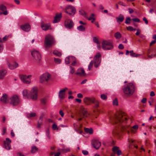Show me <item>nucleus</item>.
I'll return each mask as SVG.
<instances>
[{"instance_id":"1","label":"nucleus","mask_w":156,"mask_h":156,"mask_svg":"<svg viewBox=\"0 0 156 156\" xmlns=\"http://www.w3.org/2000/svg\"><path fill=\"white\" fill-rule=\"evenodd\" d=\"M126 120V119L125 117H123L122 115L120 114L119 116H115L114 122L117 125V126H119V127L120 129L123 131L126 130L128 132L126 129L127 127L125 126Z\"/></svg>"},{"instance_id":"2","label":"nucleus","mask_w":156,"mask_h":156,"mask_svg":"<svg viewBox=\"0 0 156 156\" xmlns=\"http://www.w3.org/2000/svg\"><path fill=\"white\" fill-rule=\"evenodd\" d=\"M55 42L54 38L50 34L46 35L45 37L44 46L45 48H48L54 45Z\"/></svg>"},{"instance_id":"3","label":"nucleus","mask_w":156,"mask_h":156,"mask_svg":"<svg viewBox=\"0 0 156 156\" xmlns=\"http://www.w3.org/2000/svg\"><path fill=\"white\" fill-rule=\"evenodd\" d=\"M124 94L127 95H131L134 91V85L132 83H129L127 85H125L123 89Z\"/></svg>"},{"instance_id":"4","label":"nucleus","mask_w":156,"mask_h":156,"mask_svg":"<svg viewBox=\"0 0 156 156\" xmlns=\"http://www.w3.org/2000/svg\"><path fill=\"white\" fill-rule=\"evenodd\" d=\"M9 102L11 105L13 106L18 105L20 102V100L19 96L16 95H13L9 98Z\"/></svg>"},{"instance_id":"5","label":"nucleus","mask_w":156,"mask_h":156,"mask_svg":"<svg viewBox=\"0 0 156 156\" xmlns=\"http://www.w3.org/2000/svg\"><path fill=\"white\" fill-rule=\"evenodd\" d=\"M31 55L33 58V60L36 64L40 63L41 56L39 52L36 50H33L31 52Z\"/></svg>"},{"instance_id":"6","label":"nucleus","mask_w":156,"mask_h":156,"mask_svg":"<svg viewBox=\"0 0 156 156\" xmlns=\"http://www.w3.org/2000/svg\"><path fill=\"white\" fill-rule=\"evenodd\" d=\"M102 47L104 50H110L113 48V46L109 41L104 40L102 43Z\"/></svg>"},{"instance_id":"7","label":"nucleus","mask_w":156,"mask_h":156,"mask_svg":"<svg viewBox=\"0 0 156 156\" xmlns=\"http://www.w3.org/2000/svg\"><path fill=\"white\" fill-rule=\"evenodd\" d=\"M83 101L84 103L87 105H90L91 103H97L95 104L94 107L97 108L99 106L98 101L93 97L90 98L86 97L84 99Z\"/></svg>"},{"instance_id":"8","label":"nucleus","mask_w":156,"mask_h":156,"mask_svg":"<svg viewBox=\"0 0 156 156\" xmlns=\"http://www.w3.org/2000/svg\"><path fill=\"white\" fill-rule=\"evenodd\" d=\"M31 77V75H29L27 76L25 75H21L20 77L22 81L24 83L29 84L31 82L30 78Z\"/></svg>"},{"instance_id":"9","label":"nucleus","mask_w":156,"mask_h":156,"mask_svg":"<svg viewBox=\"0 0 156 156\" xmlns=\"http://www.w3.org/2000/svg\"><path fill=\"white\" fill-rule=\"evenodd\" d=\"M65 12L68 14L70 16H72L75 14L76 10L74 7L69 5L66 7Z\"/></svg>"},{"instance_id":"10","label":"nucleus","mask_w":156,"mask_h":156,"mask_svg":"<svg viewBox=\"0 0 156 156\" xmlns=\"http://www.w3.org/2000/svg\"><path fill=\"white\" fill-rule=\"evenodd\" d=\"M51 77V76L49 73H44L40 77V82L42 83L45 82H47Z\"/></svg>"},{"instance_id":"11","label":"nucleus","mask_w":156,"mask_h":156,"mask_svg":"<svg viewBox=\"0 0 156 156\" xmlns=\"http://www.w3.org/2000/svg\"><path fill=\"white\" fill-rule=\"evenodd\" d=\"M101 56L100 54L99 53H97L94 58V66L95 68H97L101 62V60L99 58Z\"/></svg>"},{"instance_id":"12","label":"nucleus","mask_w":156,"mask_h":156,"mask_svg":"<svg viewBox=\"0 0 156 156\" xmlns=\"http://www.w3.org/2000/svg\"><path fill=\"white\" fill-rule=\"evenodd\" d=\"M37 88L36 87L33 88L31 90L30 96L34 100L37 99Z\"/></svg>"},{"instance_id":"13","label":"nucleus","mask_w":156,"mask_h":156,"mask_svg":"<svg viewBox=\"0 0 156 156\" xmlns=\"http://www.w3.org/2000/svg\"><path fill=\"white\" fill-rule=\"evenodd\" d=\"M89 115V113L87 110L85 108H82L80 112V117L85 118L88 117Z\"/></svg>"},{"instance_id":"14","label":"nucleus","mask_w":156,"mask_h":156,"mask_svg":"<svg viewBox=\"0 0 156 156\" xmlns=\"http://www.w3.org/2000/svg\"><path fill=\"white\" fill-rule=\"evenodd\" d=\"M11 140L8 138H6V140L4 141V147L7 150H9L10 149L11 145L10 144L11 143Z\"/></svg>"},{"instance_id":"15","label":"nucleus","mask_w":156,"mask_h":156,"mask_svg":"<svg viewBox=\"0 0 156 156\" xmlns=\"http://www.w3.org/2000/svg\"><path fill=\"white\" fill-rule=\"evenodd\" d=\"M41 27L42 29L45 31H46L48 29H51V24L50 23H44L43 21H42L41 23Z\"/></svg>"},{"instance_id":"16","label":"nucleus","mask_w":156,"mask_h":156,"mask_svg":"<svg viewBox=\"0 0 156 156\" xmlns=\"http://www.w3.org/2000/svg\"><path fill=\"white\" fill-rule=\"evenodd\" d=\"M73 25L74 23L73 21L70 19H67L65 21V26L68 28L71 29L73 27Z\"/></svg>"},{"instance_id":"17","label":"nucleus","mask_w":156,"mask_h":156,"mask_svg":"<svg viewBox=\"0 0 156 156\" xmlns=\"http://www.w3.org/2000/svg\"><path fill=\"white\" fill-rule=\"evenodd\" d=\"M7 65L9 68L11 70L15 69L19 66L18 64L16 62H15L13 64H11L8 61L7 62Z\"/></svg>"},{"instance_id":"18","label":"nucleus","mask_w":156,"mask_h":156,"mask_svg":"<svg viewBox=\"0 0 156 156\" xmlns=\"http://www.w3.org/2000/svg\"><path fill=\"white\" fill-rule=\"evenodd\" d=\"M92 145L93 147L97 149L99 148L101 145V143L98 140H94L92 142Z\"/></svg>"},{"instance_id":"19","label":"nucleus","mask_w":156,"mask_h":156,"mask_svg":"<svg viewBox=\"0 0 156 156\" xmlns=\"http://www.w3.org/2000/svg\"><path fill=\"white\" fill-rule=\"evenodd\" d=\"M112 151L115 154H116L118 156H120L122 154L121 151L119 149V147L117 146H114L112 149Z\"/></svg>"},{"instance_id":"20","label":"nucleus","mask_w":156,"mask_h":156,"mask_svg":"<svg viewBox=\"0 0 156 156\" xmlns=\"http://www.w3.org/2000/svg\"><path fill=\"white\" fill-rule=\"evenodd\" d=\"M0 101L5 104L7 103L8 102H9L7 95L5 93L3 94L2 97L1 98Z\"/></svg>"},{"instance_id":"21","label":"nucleus","mask_w":156,"mask_h":156,"mask_svg":"<svg viewBox=\"0 0 156 156\" xmlns=\"http://www.w3.org/2000/svg\"><path fill=\"white\" fill-rule=\"evenodd\" d=\"M62 17V13H57L54 17V20L53 21V23H55L59 22Z\"/></svg>"},{"instance_id":"22","label":"nucleus","mask_w":156,"mask_h":156,"mask_svg":"<svg viewBox=\"0 0 156 156\" xmlns=\"http://www.w3.org/2000/svg\"><path fill=\"white\" fill-rule=\"evenodd\" d=\"M20 27L22 30L25 31H28L30 29V25L27 24L22 25Z\"/></svg>"},{"instance_id":"23","label":"nucleus","mask_w":156,"mask_h":156,"mask_svg":"<svg viewBox=\"0 0 156 156\" xmlns=\"http://www.w3.org/2000/svg\"><path fill=\"white\" fill-rule=\"evenodd\" d=\"M76 74L81 76H85L86 75L84 70L82 68L78 69Z\"/></svg>"},{"instance_id":"24","label":"nucleus","mask_w":156,"mask_h":156,"mask_svg":"<svg viewBox=\"0 0 156 156\" xmlns=\"http://www.w3.org/2000/svg\"><path fill=\"white\" fill-rule=\"evenodd\" d=\"M7 73L6 70L4 69L0 70V79H4Z\"/></svg>"},{"instance_id":"25","label":"nucleus","mask_w":156,"mask_h":156,"mask_svg":"<svg viewBox=\"0 0 156 156\" xmlns=\"http://www.w3.org/2000/svg\"><path fill=\"white\" fill-rule=\"evenodd\" d=\"M67 90L68 88L67 87H65L59 91L58 95L60 98L63 99L64 98L65 92Z\"/></svg>"},{"instance_id":"26","label":"nucleus","mask_w":156,"mask_h":156,"mask_svg":"<svg viewBox=\"0 0 156 156\" xmlns=\"http://www.w3.org/2000/svg\"><path fill=\"white\" fill-rule=\"evenodd\" d=\"M75 57L73 56H69L66 58L65 62L66 64H69L73 60H74Z\"/></svg>"},{"instance_id":"27","label":"nucleus","mask_w":156,"mask_h":156,"mask_svg":"<svg viewBox=\"0 0 156 156\" xmlns=\"http://www.w3.org/2000/svg\"><path fill=\"white\" fill-rule=\"evenodd\" d=\"M116 19L117 22L120 24V23L123 21L124 20V17L123 15L122 14H120L118 17H116Z\"/></svg>"},{"instance_id":"28","label":"nucleus","mask_w":156,"mask_h":156,"mask_svg":"<svg viewBox=\"0 0 156 156\" xmlns=\"http://www.w3.org/2000/svg\"><path fill=\"white\" fill-rule=\"evenodd\" d=\"M151 52V55H148V56L149 58H152L154 57L156 55V49H152L150 50L149 53Z\"/></svg>"},{"instance_id":"29","label":"nucleus","mask_w":156,"mask_h":156,"mask_svg":"<svg viewBox=\"0 0 156 156\" xmlns=\"http://www.w3.org/2000/svg\"><path fill=\"white\" fill-rule=\"evenodd\" d=\"M6 7L3 5H2L0 6V10L3 11V14L5 15H6L7 14V12L6 11Z\"/></svg>"},{"instance_id":"30","label":"nucleus","mask_w":156,"mask_h":156,"mask_svg":"<svg viewBox=\"0 0 156 156\" xmlns=\"http://www.w3.org/2000/svg\"><path fill=\"white\" fill-rule=\"evenodd\" d=\"M80 14L85 17L86 18H87V13L83 10L81 9L79 11Z\"/></svg>"},{"instance_id":"31","label":"nucleus","mask_w":156,"mask_h":156,"mask_svg":"<svg viewBox=\"0 0 156 156\" xmlns=\"http://www.w3.org/2000/svg\"><path fill=\"white\" fill-rule=\"evenodd\" d=\"M84 130L85 132L89 133L90 134H92L93 133V130L92 128L89 129L85 128H84Z\"/></svg>"},{"instance_id":"32","label":"nucleus","mask_w":156,"mask_h":156,"mask_svg":"<svg viewBox=\"0 0 156 156\" xmlns=\"http://www.w3.org/2000/svg\"><path fill=\"white\" fill-rule=\"evenodd\" d=\"M77 29L78 30L80 31H84L85 30V27L81 25L78 27H77Z\"/></svg>"},{"instance_id":"33","label":"nucleus","mask_w":156,"mask_h":156,"mask_svg":"<svg viewBox=\"0 0 156 156\" xmlns=\"http://www.w3.org/2000/svg\"><path fill=\"white\" fill-rule=\"evenodd\" d=\"M53 54L58 57H60L62 55L61 52L58 51L57 50H55L53 51Z\"/></svg>"},{"instance_id":"34","label":"nucleus","mask_w":156,"mask_h":156,"mask_svg":"<svg viewBox=\"0 0 156 156\" xmlns=\"http://www.w3.org/2000/svg\"><path fill=\"white\" fill-rule=\"evenodd\" d=\"M114 36L116 39H119L122 37L121 34L118 32H116L114 34Z\"/></svg>"},{"instance_id":"35","label":"nucleus","mask_w":156,"mask_h":156,"mask_svg":"<svg viewBox=\"0 0 156 156\" xmlns=\"http://www.w3.org/2000/svg\"><path fill=\"white\" fill-rule=\"evenodd\" d=\"M22 94L24 97L28 98V90H24L22 92Z\"/></svg>"},{"instance_id":"36","label":"nucleus","mask_w":156,"mask_h":156,"mask_svg":"<svg viewBox=\"0 0 156 156\" xmlns=\"http://www.w3.org/2000/svg\"><path fill=\"white\" fill-rule=\"evenodd\" d=\"M38 150V148L36 146H34L32 147L31 152L32 153H35Z\"/></svg>"},{"instance_id":"37","label":"nucleus","mask_w":156,"mask_h":156,"mask_svg":"<svg viewBox=\"0 0 156 156\" xmlns=\"http://www.w3.org/2000/svg\"><path fill=\"white\" fill-rule=\"evenodd\" d=\"M36 116V113L35 112H32L27 114V118L33 117Z\"/></svg>"},{"instance_id":"38","label":"nucleus","mask_w":156,"mask_h":156,"mask_svg":"<svg viewBox=\"0 0 156 156\" xmlns=\"http://www.w3.org/2000/svg\"><path fill=\"white\" fill-rule=\"evenodd\" d=\"M46 133L47 137L48 139L50 140L51 139V136L49 135V130L48 129H46Z\"/></svg>"},{"instance_id":"39","label":"nucleus","mask_w":156,"mask_h":156,"mask_svg":"<svg viewBox=\"0 0 156 156\" xmlns=\"http://www.w3.org/2000/svg\"><path fill=\"white\" fill-rule=\"evenodd\" d=\"M131 19L129 17H127L126 18L125 23L126 24H129L130 23Z\"/></svg>"},{"instance_id":"40","label":"nucleus","mask_w":156,"mask_h":156,"mask_svg":"<svg viewBox=\"0 0 156 156\" xmlns=\"http://www.w3.org/2000/svg\"><path fill=\"white\" fill-rule=\"evenodd\" d=\"M47 99L46 98H44L41 100V103L43 105L47 103Z\"/></svg>"},{"instance_id":"41","label":"nucleus","mask_w":156,"mask_h":156,"mask_svg":"<svg viewBox=\"0 0 156 156\" xmlns=\"http://www.w3.org/2000/svg\"><path fill=\"white\" fill-rule=\"evenodd\" d=\"M54 61L56 64H59L61 62V60L58 58H54Z\"/></svg>"},{"instance_id":"42","label":"nucleus","mask_w":156,"mask_h":156,"mask_svg":"<svg viewBox=\"0 0 156 156\" xmlns=\"http://www.w3.org/2000/svg\"><path fill=\"white\" fill-rule=\"evenodd\" d=\"M94 64V62L93 61H91L89 65L88 66V69L89 70H90L91 69V68L92 67L93 65Z\"/></svg>"},{"instance_id":"43","label":"nucleus","mask_w":156,"mask_h":156,"mask_svg":"<svg viewBox=\"0 0 156 156\" xmlns=\"http://www.w3.org/2000/svg\"><path fill=\"white\" fill-rule=\"evenodd\" d=\"M44 117V115H42L40 117L38 121V122L40 123H42L43 122V118Z\"/></svg>"},{"instance_id":"44","label":"nucleus","mask_w":156,"mask_h":156,"mask_svg":"<svg viewBox=\"0 0 156 156\" xmlns=\"http://www.w3.org/2000/svg\"><path fill=\"white\" fill-rule=\"evenodd\" d=\"M130 55L131 56L133 57H137L140 56L141 55L140 54H138L136 53H133L130 54Z\"/></svg>"},{"instance_id":"45","label":"nucleus","mask_w":156,"mask_h":156,"mask_svg":"<svg viewBox=\"0 0 156 156\" xmlns=\"http://www.w3.org/2000/svg\"><path fill=\"white\" fill-rule=\"evenodd\" d=\"M52 128L53 130H55L58 129V127L57 125L55 124H54L52 125Z\"/></svg>"},{"instance_id":"46","label":"nucleus","mask_w":156,"mask_h":156,"mask_svg":"<svg viewBox=\"0 0 156 156\" xmlns=\"http://www.w3.org/2000/svg\"><path fill=\"white\" fill-rule=\"evenodd\" d=\"M101 98L104 100H105L107 98V96L105 94H102L101 95Z\"/></svg>"},{"instance_id":"47","label":"nucleus","mask_w":156,"mask_h":156,"mask_svg":"<svg viewBox=\"0 0 156 156\" xmlns=\"http://www.w3.org/2000/svg\"><path fill=\"white\" fill-rule=\"evenodd\" d=\"M113 104L114 105L117 106L118 105V102L117 98H115L113 101Z\"/></svg>"},{"instance_id":"48","label":"nucleus","mask_w":156,"mask_h":156,"mask_svg":"<svg viewBox=\"0 0 156 156\" xmlns=\"http://www.w3.org/2000/svg\"><path fill=\"white\" fill-rule=\"evenodd\" d=\"M70 73L71 74H73L75 72V69L73 67L71 66H70Z\"/></svg>"},{"instance_id":"49","label":"nucleus","mask_w":156,"mask_h":156,"mask_svg":"<svg viewBox=\"0 0 156 156\" xmlns=\"http://www.w3.org/2000/svg\"><path fill=\"white\" fill-rule=\"evenodd\" d=\"M62 152H67L70 151V149L69 148H64L62 150Z\"/></svg>"},{"instance_id":"50","label":"nucleus","mask_w":156,"mask_h":156,"mask_svg":"<svg viewBox=\"0 0 156 156\" xmlns=\"http://www.w3.org/2000/svg\"><path fill=\"white\" fill-rule=\"evenodd\" d=\"M93 39L94 41L96 43H98L99 42L98 39L95 37H93Z\"/></svg>"},{"instance_id":"51","label":"nucleus","mask_w":156,"mask_h":156,"mask_svg":"<svg viewBox=\"0 0 156 156\" xmlns=\"http://www.w3.org/2000/svg\"><path fill=\"white\" fill-rule=\"evenodd\" d=\"M3 49V46L2 43H0V53L2 52Z\"/></svg>"},{"instance_id":"52","label":"nucleus","mask_w":156,"mask_h":156,"mask_svg":"<svg viewBox=\"0 0 156 156\" xmlns=\"http://www.w3.org/2000/svg\"><path fill=\"white\" fill-rule=\"evenodd\" d=\"M76 62V59L75 58V57L74 60H73L72 62H71V65L73 66H75Z\"/></svg>"},{"instance_id":"53","label":"nucleus","mask_w":156,"mask_h":156,"mask_svg":"<svg viewBox=\"0 0 156 156\" xmlns=\"http://www.w3.org/2000/svg\"><path fill=\"white\" fill-rule=\"evenodd\" d=\"M126 29L128 30H130V31H132L133 30V27L131 26H129L126 27Z\"/></svg>"},{"instance_id":"54","label":"nucleus","mask_w":156,"mask_h":156,"mask_svg":"<svg viewBox=\"0 0 156 156\" xmlns=\"http://www.w3.org/2000/svg\"><path fill=\"white\" fill-rule=\"evenodd\" d=\"M59 114L62 117H63L64 115V113L62 110H60L59 111Z\"/></svg>"},{"instance_id":"55","label":"nucleus","mask_w":156,"mask_h":156,"mask_svg":"<svg viewBox=\"0 0 156 156\" xmlns=\"http://www.w3.org/2000/svg\"><path fill=\"white\" fill-rule=\"evenodd\" d=\"M6 128L5 127H4L3 128V130L2 132L3 133H2V134L3 135H4L5 133H6Z\"/></svg>"},{"instance_id":"56","label":"nucleus","mask_w":156,"mask_h":156,"mask_svg":"<svg viewBox=\"0 0 156 156\" xmlns=\"http://www.w3.org/2000/svg\"><path fill=\"white\" fill-rule=\"evenodd\" d=\"M118 48L120 49H122L124 48V47L122 44H120L118 46Z\"/></svg>"},{"instance_id":"57","label":"nucleus","mask_w":156,"mask_h":156,"mask_svg":"<svg viewBox=\"0 0 156 156\" xmlns=\"http://www.w3.org/2000/svg\"><path fill=\"white\" fill-rule=\"evenodd\" d=\"M82 152L83 154L84 155H87L88 154V152L87 151L83 150Z\"/></svg>"},{"instance_id":"58","label":"nucleus","mask_w":156,"mask_h":156,"mask_svg":"<svg viewBox=\"0 0 156 156\" xmlns=\"http://www.w3.org/2000/svg\"><path fill=\"white\" fill-rule=\"evenodd\" d=\"M143 20L144 21L145 23L146 24H147L148 23V21L146 19V17H144L143 18Z\"/></svg>"},{"instance_id":"59","label":"nucleus","mask_w":156,"mask_h":156,"mask_svg":"<svg viewBox=\"0 0 156 156\" xmlns=\"http://www.w3.org/2000/svg\"><path fill=\"white\" fill-rule=\"evenodd\" d=\"M135 22H139L140 21L139 19L135 18L132 19Z\"/></svg>"},{"instance_id":"60","label":"nucleus","mask_w":156,"mask_h":156,"mask_svg":"<svg viewBox=\"0 0 156 156\" xmlns=\"http://www.w3.org/2000/svg\"><path fill=\"white\" fill-rule=\"evenodd\" d=\"M128 10L130 14H131L134 12V10L132 9L129 8L128 9Z\"/></svg>"},{"instance_id":"61","label":"nucleus","mask_w":156,"mask_h":156,"mask_svg":"<svg viewBox=\"0 0 156 156\" xmlns=\"http://www.w3.org/2000/svg\"><path fill=\"white\" fill-rule=\"evenodd\" d=\"M88 20H95V18H94V17L90 16L89 18H88Z\"/></svg>"},{"instance_id":"62","label":"nucleus","mask_w":156,"mask_h":156,"mask_svg":"<svg viewBox=\"0 0 156 156\" xmlns=\"http://www.w3.org/2000/svg\"><path fill=\"white\" fill-rule=\"evenodd\" d=\"M132 128L135 129H138V125H134V126H133Z\"/></svg>"},{"instance_id":"63","label":"nucleus","mask_w":156,"mask_h":156,"mask_svg":"<svg viewBox=\"0 0 156 156\" xmlns=\"http://www.w3.org/2000/svg\"><path fill=\"white\" fill-rule=\"evenodd\" d=\"M136 30H137V32L136 33V35H138L139 34H140V30L139 29H137Z\"/></svg>"},{"instance_id":"64","label":"nucleus","mask_w":156,"mask_h":156,"mask_svg":"<svg viewBox=\"0 0 156 156\" xmlns=\"http://www.w3.org/2000/svg\"><path fill=\"white\" fill-rule=\"evenodd\" d=\"M139 37L143 40H144L145 39V36L143 35H140Z\"/></svg>"}]
</instances>
